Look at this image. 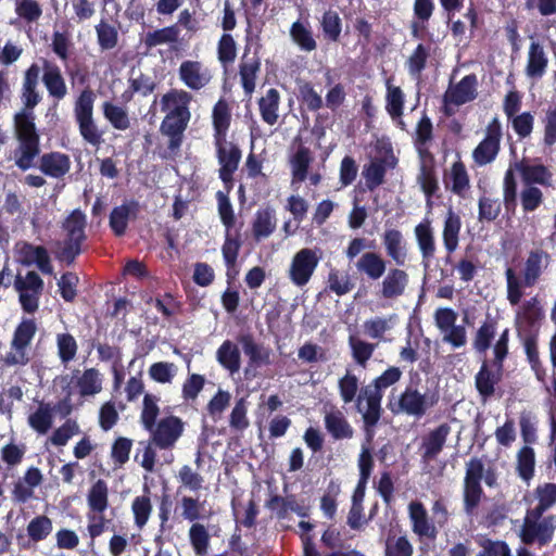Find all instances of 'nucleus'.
<instances>
[{
  "label": "nucleus",
  "mask_w": 556,
  "mask_h": 556,
  "mask_svg": "<svg viewBox=\"0 0 556 556\" xmlns=\"http://www.w3.org/2000/svg\"><path fill=\"white\" fill-rule=\"evenodd\" d=\"M40 67L33 63L23 75L20 98L22 109L14 114V134L18 142L14 151L15 165L27 170L34 166L35 159L40 153V136L35 124L34 109L40 103L41 94L38 90Z\"/></svg>",
  "instance_id": "nucleus-1"
},
{
  "label": "nucleus",
  "mask_w": 556,
  "mask_h": 556,
  "mask_svg": "<svg viewBox=\"0 0 556 556\" xmlns=\"http://www.w3.org/2000/svg\"><path fill=\"white\" fill-rule=\"evenodd\" d=\"M192 94L184 89H170L161 99V110L167 112L160 125V132L168 138L169 154L177 155L191 118L189 104Z\"/></svg>",
  "instance_id": "nucleus-2"
},
{
  "label": "nucleus",
  "mask_w": 556,
  "mask_h": 556,
  "mask_svg": "<svg viewBox=\"0 0 556 556\" xmlns=\"http://www.w3.org/2000/svg\"><path fill=\"white\" fill-rule=\"evenodd\" d=\"M402 371L399 367L391 366L371 383L363 387L356 400V409L363 416L365 429L368 431L377 426L380 420L382 408L381 401L383 390L400 381Z\"/></svg>",
  "instance_id": "nucleus-3"
},
{
  "label": "nucleus",
  "mask_w": 556,
  "mask_h": 556,
  "mask_svg": "<svg viewBox=\"0 0 556 556\" xmlns=\"http://www.w3.org/2000/svg\"><path fill=\"white\" fill-rule=\"evenodd\" d=\"M62 230L65 232L63 241L56 243L55 258L67 266L75 263L83 253V245L87 240V216L80 208L73 210L62 222Z\"/></svg>",
  "instance_id": "nucleus-4"
},
{
  "label": "nucleus",
  "mask_w": 556,
  "mask_h": 556,
  "mask_svg": "<svg viewBox=\"0 0 556 556\" xmlns=\"http://www.w3.org/2000/svg\"><path fill=\"white\" fill-rule=\"evenodd\" d=\"M481 480L489 488L497 486V473L492 467L484 469L481 458L475 456L466 463V471L463 485V503L464 510L468 515H472L484 496Z\"/></svg>",
  "instance_id": "nucleus-5"
},
{
  "label": "nucleus",
  "mask_w": 556,
  "mask_h": 556,
  "mask_svg": "<svg viewBox=\"0 0 556 556\" xmlns=\"http://www.w3.org/2000/svg\"><path fill=\"white\" fill-rule=\"evenodd\" d=\"M96 94L89 87L81 90L74 103V116L83 139L93 147H99L103 141V132L98 128L93 119V103Z\"/></svg>",
  "instance_id": "nucleus-6"
},
{
  "label": "nucleus",
  "mask_w": 556,
  "mask_h": 556,
  "mask_svg": "<svg viewBox=\"0 0 556 556\" xmlns=\"http://www.w3.org/2000/svg\"><path fill=\"white\" fill-rule=\"evenodd\" d=\"M438 395L420 393L413 387H406L405 390L399 396L395 404H390V409L393 414H405L413 416L416 419H420L426 415L429 408L433 407L438 403Z\"/></svg>",
  "instance_id": "nucleus-7"
},
{
  "label": "nucleus",
  "mask_w": 556,
  "mask_h": 556,
  "mask_svg": "<svg viewBox=\"0 0 556 556\" xmlns=\"http://www.w3.org/2000/svg\"><path fill=\"white\" fill-rule=\"evenodd\" d=\"M13 286L18 292V301L23 311L27 314H34L39 307V299L45 286L39 274L34 270L27 271L25 277L17 274Z\"/></svg>",
  "instance_id": "nucleus-8"
},
{
  "label": "nucleus",
  "mask_w": 556,
  "mask_h": 556,
  "mask_svg": "<svg viewBox=\"0 0 556 556\" xmlns=\"http://www.w3.org/2000/svg\"><path fill=\"white\" fill-rule=\"evenodd\" d=\"M502 136V124L494 117L486 125L484 138L472 151L473 162L478 166H485L495 161L501 150Z\"/></svg>",
  "instance_id": "nucleus-9"
},
{
  "label": "nucleus",
  "mask_w": 556,
  "mask_h": 556,
  "mask_svg": "<svg viewBox=\"0 0 556 556\" xmlns=\"http://www.w3.org/2000/svg\"><path fill=\"white\" fill-rule=\"evenodd\" d=\"M185 422L181 418L170 415L161 418L155 426L148 430L151 433V442L160 450L173 448L182 435Z\"/></svg>",
  "instance_id": "nucleus-10"
},
{
  "label": "nucleus",
  "mask_w": 556,
  "mask_h": 556,
  "mask_svg": "<svg viewBox=\"0 0 556 556\" xmlns=\"http://www.w3.org/2000/svg\"><path fill=\"white\" fill-rule=\"evenodd\" d=\"M319 263L316 251L304 248L298 251L290 264L289 278L298 287H304L311 280Z\"/></svg>",
  "instance_id": "nucleus-11"
},
{
  "label": "nucleus",
  "mask_w": 556,
  "mask_h": 556,
  "mask_svg": "<svg viewBox=\"0 0 556 556\" xmlns=\"http://www.w3.org/2000/svg\"><path fill=\"white\" fill-rule=\"evenodd\" d=\"M556 530V515L544 516L540 521L523 520L520 531L522 543L531 545L538 542L540 546L549 544Z\"/></svg>",
  "instance_id": "nucleus-12"
},
{
  "label": "nucleus",
  "mask_w": 556,
  "mask_h": 556,
  "mask_svg": "<svg viewBox=\"0 0 556 556\" xmlns=\"http://www.w3.org/2000/svg\"><path fill=\"white\" fill-rule=\"evenodd\" d=\"M401 266L387 268L378 285L377 295L384 300H396L402 296L409 283V275Z\"/></svg>",
  "instance_id": "nucleus-13"
},
{
  "label": "nucleus",
  "mask_w": 556,
  "mask_h": 556,
  "mask_svg": "<svg viewBox=\"0 0 556 556\" xmlns=\"http://www.w3.org/2000/svg\"><path fill=\"white\" fill-rule=\"evenodd\" d=\"M16 252L22 265L31 266L35 264L42 274H53V266L46 247L21 241L16 243Z\"/></svg>",
  "instance_id": "nucleus-14"
},
{
  "label": "nucleus",
  "mask_w": 556,
  "mask_h": 556,
  "mask_svg": "<svg viewBox=\"0 0 556 556\" xmlns=\"http://www.w3.org/2000/svg\"><path fill=\"white\" fill-rule=\"evenodd\" d=\"M242 244L243 240L240 229H225V239L222 245V255L226 266V276L228 283L235 280L237 275L239 274L237 263Z\"/></svg>",
  "instance_id": "nucleus-15"
},
{
  "label": "nucleus",
  "mask_w": 556,
  "mask_h": 556,
  "mask_svg": "<svg viewBox=\"0 0 556 556\" xmlns=\"http://www.w3.org/2000/svg\"><path fill=\"white\" fill-rule=\"evenodd\" d=\"M140 213V204L136 200L125 201L123 204L115 206L109 218V226L113 235L117 238L125 236L129 220L138 218Z\"/></svg>",
  "instance_id": "nucleus-16"
},
{
  "label": "nucleus",
  "mask_w": 556,
  "mask_h": 556,
  "mask_svg": "<svg viewBox=\"0 0 556 556\" xmlns=\"http://www.w3.org/2000/svg\"><path fill=\"white\" fill-rule=\"evenodd\" d=\"M451 430V426L447 422H443L422 438L420 446L422 460L431 462L437 459L445 446Z\"/></svg>",
  "instance_id": "nucleus-17"
},
{
  "label": "nucleus",
  "mask_w": 556,
  "mask_h": 556,
  "mask_svg": "<svg viewBox=\"0 0 556 556\" xmlns=\"http://www.w3.org/2000/svg\"><path fill=\"white\" fill-rule=\"evenodd\" d=\"M388 261L378 252L367 251L355 262L357 273L368 281H379L386 274Z\"/></svg>",
  "instance_id": "nucleus-18"
},
{
  "label": "nucleus",
  "mask_w": 556,
  "mask_h": 556,
  "mask_svg": "<svg viewBox=\"0 0 556 556\" xmlns=\"http://www.w3.org/2000/svg\"><path fill=\"white\" fill-rule=\"evenodd\" d=\"M179 79L191 90L204 88L212 79L210 71L199 61L186 60L178 68Z\"/></svg>",
  "instance_id": "nucleus-19"
},
{
  "label": "nucleus",
  "mask_w": 556,
  "mask_h": 556,
  "mask_svg": "<svg viewBox=\"0 0 556 556\" xmlns=\"http://www.w3.org/2000/svg\"><path fill=\"white\" fill-rule=\"evenodd\" d=\"M238 341L241 343L243 352L249 358L248 367L244 369L245 377H249L251 368L256 369L271 363L270 349L256 343L251 333L241 334Z\"/></svg>",
  "instance_id": "nucleus-20"
},
{
  "label": "nucleus",
  "mask_w": 556,
  "mask_h": 556,
  "mask_svg": "<svg viewBox=\"0 0 556 556\" xmlns=\"http://www.w3.org/2000/svg\"><path fill=\"white\" fill-rule=\"evenodd\" d=\"M408 516L412 522V530L419 538L435 540L438 530L435 525L430 521L428 511L419 501H413L408 505Z\"/></svg>",
  "instance_id": "nucleus-21"
},
{
  "label": "nucleus",
  "mask_w": 556,
  "mask_h": 556,
  "mask_svg": "<svg viewBox=\"0 0 556 556\" xmlns=\"http://www.w3.org/2000/svg\"><path fill=\"white\" fill-rule=\"evenodd\" d=\"M515 169L520 174L523 186H552L553 173L544 164H530L523 159L515 163Z\"/></svg>",
  "instance_id": "nucleus-22"
},
{
  "label": "nucleus",
  "mask_w": 556,
  "mask_h": 556,
  "mask_svg": "<svg viewBox=\"0 0 556 556\" xmlns=\"http://www.w3.org/2000/svg\"><path fill=\"white\" fill-rule=\"evenodd\" d=\"M387 256L396 266H404L407 261V244L401 230L387 228L381 236Z\"/></svg>",
  "instance_id": "nucleus-23"
},
{
  "label": "nucleus",
  "mask_w": 556,
  "mask_h": 556,
  "mask_svg": "<svg viewBox=\"0 0 556 556\" xmlns=\"http://www.w3.org/2000/svg\"><path fill=\"white\" fill-rule=\"evenodd\" d=\"M416 242L421 254V263L428 267L434 258L437 245L433 228L429 218L422 219L414 229Z\"/></svg>",
  "instance_id": "nucleus-24"
},
{
  "label": "nucleus",
  "mask_w": 556,
  "mask_h": 556,
  "mask_svg": "<svg viewBox=\"0 0 556 556\" xmlns=\"http://www.w3.org/2000/svg\"><path fill=\"white\" fill-rule=\"evenodd\" d=\"M478 79L476 74L464 76L453 88L448 89L444 94V103L454 105H463L473 101L477 98Z\"/></svg>",
  "instance_id": "nucleus-25"
},
{
  "label": "nucleus",
  "mask_w": 556,
  "mask_h": 556,
  "mask_svg": "<svg viewBox=\"0 0 556 556\" xmlns=\"http://www.w3.org/2000/svg\"><path fill=\"white\" fill-rule=\"evenodd\" d=\"M548 56L542 43L531 41L528 49L527 64L525 73L528 78L539 80L547 71Z\"/></svg>",
  "instance_id": "nucleus-26"
},
{
  "label": "nucleus",
  "mask_w": 556,
  "mask_h": 556,
  "mask_svg": "<svg viewBox=\"0 0 556 556\" xmlns=\"http://www.w3.org/2000/svg\"><path fill=\"white\" fill-rule=\"evenodd\" d=\"M214 146L219 164L218 173L237 172L242 157L239 146L227 139L214 140Z\"/></svg>",
  "instance_id": "nucleus-27"
},
{
  "label": "nucleus",
  "mask_w": 556,
  "mask_h": 556,
  "mask_svg": "<svg viewBox=\"0 0 556 556\" xmlns=\"http://www.w3.org/2000/svg\"><path fill=\"white\" fill-rule=\"evenodd\" d=\"M549 254L543 249H535L529 252L522 271L523 285L531 288L539 281L543 269L547 266Z\"/></svg>",
  "instance_id": "nucleus-28"
},
{
  "label": "nucleus",
  "mask_w": 556,
  "mask_h": 556,
  "mask_svg": "<svg viewBox=\"0 0 556 556\" xmlns=\"http://www.w3.org/2000/svg\"><path fill=\"white\" fill-rule=\"evenodd\" d=\"M42 83L49 96L56 102L67 94V86L60 67L49 61H45Z\"/></svg>",
  "instance_id": "nucleus-29"
},
{
  "label": "nucleus",
  "mask_w": 556,
  "mask_h": 556,
  "mask_svg": "<svg viewBox=\"0 0 556 556\" xmlns=\"http://www.w3.org/2000/svg\"><path fill=\"white\" fill-rule=\"evenodd\" d=\"M71 165V159L67 154L52 151L40 156L39 169L43 175L59 179L70 172Z\"/></svg>",
  "instance_id": "nucleus-30"
},
{
  "label": "nucleus",
  "mask_w": 556,
  "mask_h": 556,
  "mask_svg": "<svg viewBox=\"0 0 556 556\" xmlns=\"http://www.w3.org/2000/svg\"><path fill=\"white\" fill-rule=\"evenodd\" d=\"M277 227L275 211L271 207L260 208L256 211L252 220V236L256 242L271 236Z\"/></svg>",
  "instance_id": "nucleus-31"
},
{
  "label": "nucleus",
  "mask_w": 556,
  "mask_h": 556,
  "mask_svg": "<svg viewBox=\"0 0 556 556\" xmlns=\"http://www.w3.org/2000/svg\"><path fill=\"white\" fill-rule=\"evenodd\" d=\"M447 179L448 181L445 180L446 188H448L452 193L465 198L470 189V177L466 165L460 159L452 164Z\"/></svg>",
  "instance_id": "nucleus-32"
},
{
  "label": "nucleus",
  "mask_w": 556,
  "mask_h": 556,
  "mask_svg": "<svg viewBox=\"0 0 556 556\" xmlns=\"http://www.w3.org/2000/svg\"><path fill=\"white\" fill-rule=\"evenodd\" d=\"M261 70V59L256 53L249 56L247 51L242 56V61L239 65V75L241 85L245 96H251L255 89V81L257 73Z\"/></svg>",
  "instance_id": "nucleus-33"
},
{
  "label": "nucleus",
  "mask_w": 556,
  "mask_h": 556,
  "mask_svg": "<svg viewBox=\"0 0 556 556\" xmlns=\"http://www.w3.org/2000/svg\"><path fill=\"white\" fill-rule=\"evenodd\" d=\"M53 530L52 520L46 515H39L34 517L27 525L26 531L28 541L20 542L22 548H30L31 543L36 544L40 541L46 540Z\"/></svg>",
  "instance_id": "nucleus-34"
},
{
  "label": "nucleus",
  "mask_w": 556,
  "mask_h": 556,
  "mask_svg": "<svg viewBox=\"0 0 556 556\" xmlns=\"http://www.w3.org/2000/svg\"><path fill=\"white\" fill-rule=\"evenodd\" d=\"M460 229V216L450 207L444 219L442 231L443 244L448 254L453 253L458 247Z\"/></svg>",
  "instance_id": "nucleus-35"
},
{
  "label": "nucleus",
  "mask_w": 556,
  "mask_h": 556,
  "mask_svg": "<svg viewBox=\"0 0 556 556\" xmlns=\"http://www.w3.org/2000/svg\"><path fill=\"white\" fill-rule=\"evenodd\" d=\"M216 359L218 364L230 375L240 370L241 354L238 345L231 340H225L216 351Z\"/></svg>",
  "instance_id": "nucleus-36"
},
{
  "label": "nucleus",
  "mask_w": 556,
  "mask_h": 556,
  "mask_svg": "<svg viewBox=\"0 0 556 556\" xmlns=\"http://www.w3.org/2000/svg\"><path fill=\"white\" fill-rule=\"evenodd\" d=\"M325 428L334 440L351 439L354 430L343 413L333 410L325 415Z\"/></svg>",
  "instance_id": "nucleus-37"
},
{
  "label": "nucleus",
  "mask_w": 556,
  "mask_h": 556,
  "mask_svg": "<svg viewBox=\"0 0 556 556\" xmlns=\"http://www.w3.org/2000/svg\"><path fill=\"white\" fill-rule=\"evenodd\" d=\"M214 140L227 139V132L231 123V112L226 100L219 99L212 112Z\"/></svg>",
  "instance_id": "nucleus-38"
},
{
  "label": "nucleus",
  "mask_w": 556,
  "mask_h": 556,
  "mask_svg": "<svg viewBox=\"0 0 556 556\" xmlns=\"http://www.w3.org/2000/svg\"><path fill=\"white\" fill-rule=\"evenodd\" d=\"M89 513L103 514L109 507V488L103 479H98L87 494Z\"/></svg>",
  "instance_id": "nucleus-39"
},
{
  "label": "nucleus",
  "mask_w": 556,
  "mask_h": 556,
  "mask_svg": "<svg viewBox=\"0 0 556 556\" xmlns=\"http://www.w3.org/2000/svg\"><path fill=\"white\" fill-rule=\"evenodd\" d=\"M280 104V93L276 88H270L265 96L258 100V110L263 122L273 126L278 121V111Z\"/></svg>",
  "instance_id": "nucleus-40"
},
{
  "label": "nucleus",
  "mask_w": 556,
  "mask_h": 556,
  "mask_svg": "<svg viewBox=\"0 0 556 556\" xmlns=\"http://www.w3.org/2000/svg\"><path fill=\"white\" fill-rule=\"evenodd\" d=\"M180 29L177 24H173L163 28L148 31L142 40L147 51H150L156 46L174 43L179 39Z\"/></svg>",
  "instance_id": "nucleus-41"
},
{
  "label": "nucleus",
  "mask_w": 556,
  "mask_h": 556,
  "mask_svg": "<svg viewBox=\"0 0 556 556\" xmlns=\"http://www.w3.org/2000/svg\"><path fill=\"white\" fill-rule=\"evenodd\" d=\"M312 161L311 150L305 146H300L289 161L292 181L303 182L306 180Z\"/></svg>",
  "instance_id": "nucleus-42"
},
{
  "label": "nucleus",
  "mask_w": 556,
  "mask_h": 556,
  "mask_svg": "<svg viewBox=\"0 0 556 556\" xmlns=\"http://www.w3.org/2000/svg\"><path fill=\"white\" fill-rule=\"evenodd\" d=\"M417 181L426 197V204L429 210L432 208V198L439 190V182L435 176L433 164L421 163Z\"/></svg>",
  "instance_id": "nucleus-43"
},
{
  "label": "nucleus",
  "mask_w": 556,
  "mask_h": 556,
  "mask_svg": "<svg viewBox=\"0 0 556 556\" xmlns=\"http://www.w3.org/2000/svg\"><path fill=\"white\" fill-rule=\"evenodd\" d=\"M53 413L54 408L50 403L41 402L27 418L29 427L38 434H46L52 427Z\"/></svg>",
  "instance_id": "nucleus-44"
},
{
  "label": "nucleus",
  "mask_w": 556,
  "mask_h": 556,
  "mask_svg": "<svg viewBox=\"0 0 556 556\" xmlns=\"http://www.w3.org/2000/svg\"><path fill=\"white\" fill-rule=\"evenodd\" d=\"M500 374L495 375L489 368L486 362H483L479 371L475 376V386L479 395L485 401L495 392V386L500 381Z\"/></svg>",
  "instance_id": "nucleus-45"
},
{
  "label": "nucleus",
  "mask_w": 556,
  "mask_h": 556,
  "mask_svg": "<svg viewBox=\"0 0 556 556\" xmlns=\"http://www.w3.org/2000/svg\"><path fill=\"white\" fill-rule=\"evenodd\" d=\"M431 47L424 43H418L413 50L412 54L405 62L408 74L414 78H420L422 72L427 67L428 59L430 58Z\"/></svg>",
  "instance_id": "nucleus-46"
},
{
  "label": "nucleus",
  "mask_w": 556,
  "mask_h": 556,
  "mask_svg": "<svg viewBox=\"0 0 556 556\" xmlns=\"http://www.w3.org/2000/svg\"><path fill=\"white\" fill-rule=\"evenodd\" d=\"M496 320L491 318L490 316L482 323V325L476 331L472 346L479 353H485L491 344L496 333Z\"/></svg>",
  "instance_id": "nucleus-47"
},
{
  "label": "nucleus",
  "mask_w": 556,
  "mask_h": 556,
  "mask_svg": "<svg viewBox=\"0 0 556 556\" xmlns=\"http://www.w3.org/2000/svg\"><path fill=\"white\" fill-rule=\"evenodd\" d=\"M37 331L35 319H23L15 328L11 341L12 350H26Z\"/></svg>",
  "instance_id": "nucleus-48"
},
{
  "label": "nucleus",
  "mask_w": 556,
  "mask_h": 556,
  "mask_svg": "<svg viewBox=\"0 0 556 556\" xmlns=\"http://www.w3.org/2000/svg\"><path fill=\"white\" fill-rule=\"evenodd\" d=\"M298 99L309 112H317L324 106L321 96L315 90L313 84L307 80L298 81Z\"/></svg>",
  "instance_id": "nucleus-49"
},
{
  "label": "nucleus",
  "mask_w": 556,
  "mask_h": 556,
  "mask_svg": "<svg viewBox=\"0 0 556 556\" xmlns=\"http://www.w3.org/2000/svg\"><path fill=\"white\" fill-rule=\"evenodd\" d=\"M189 542L198 556H205L210 547L211 535L204 525L194 522L189 528Z\"/></svg>",
  "instance_id": "nucleus-50"
},
{
  "label": "nucleus",
  "mask_w": 556,
  "mask_h": 556,
  "mask_svg": "<svg viewBox=\"0 0 556 556\" xmlns=\"http://www.w3.org/2000/svg\"><path fill=\"white\" fill-rule=\"evenodd\" d=\"M102 111L105 119L114 129L126 130L130 127V118L125 108L106 101L102 104Z\"/></svg>",
  "instance_id": "nucleus-51"
},
{
  "label": "nucleus",
  "mask_w": 556,
  "mask_h": 556,
  "mask_svg": "<svg viewBox=\"0 0 556 556\" xmlns=\"http://www.w3.org/2000/svg\"><path fill=\"white\" fill-rule=\"evenodd\" d=\"M386 102V110L393 121L402 117L405 96L400 87L391 85L390 81L387 83Z\"/></svg>",
  "instance_id": "nucleus-52"
},
{
  "label": "nucleus",
  "mask_w": 556,
  "mask_h": 556,
  "mask_svg": "<svg viewBox=\"0 0 556 556\" xmlns=\"http://www.w3.org/2000/svg\"><path fill=\"white\" fill-rule=\"evenodd\" d=\"M386 173L387 168L384 159L371 161L368 165H366L363 169V175L367 189L374 191L376 188L382 185L384 182Z\"/></svg>",
  "instance_id": "nucleus-53"
},
{
  "label": "nucleus",
  "mask_w": 556,
  "mask_h": 556,
  "mask_svg": "<svg viewBox=\"0 0 556 556\" xmlns=\"http://www.w3.org/2000/svg\"><path fill=\"white\" fill-rule=\"evenodd\" d=\"M97 41L102 51L114 49L118 43V30L109 22L101 20L94 27Z\"/></svg>",
  "instance_id": "nucleus-54"
},
{
  "label": "nucleus",
  "mask_w": 556,
  "mask_h": 556,
  "mask_svg": "<svg viewBox=\"0 0 556 556\" xmlns=\"http://www.w3.org/2000/svg\"><path fill=\"white\" fill-rule=\"evenodd\" d=\"M290 36L293 42L303 51L311 52L317 48L312 30L300 21L291 25Z\"/></svg>",
  "instance_id": "nucleus-55"
},
{
  "label": "nucleus",
  "mask_w": 556,
  "mask_h": 556,
  "mask_svg": "<svg viewBox=\"0 0 556 556\" xmlns=\"http://www.w3.org/2000/svg\"><path fill=\"white\" fill-rule=\"evenodd\" d=\"M77 388L81 396H89L99 393L102 390L99 370L96 368H87L77 379Z\"/></svg>",
  "instance_id": "nucleus-56"
},
{
  "label": "nucleus",
  "mask_w": 556,
  "mask_h": 556,
  "mask_svg": "<svg viewBox=\"0 0 556 556\" xmlns=\"http://www.w3.org/2000/svg\"><path fill=\"white\" fill-rule=\"evenodd\" d=\"M320 26L325 39L332 42L339 41L342 30V21L337 11L331 9L325 11L320 20Z\"/></svg>",
  "instance_id": "nucleus-57"
},
{
  "label": "nucleus",
  "mask_w": 556,
  "mask_h": 556,
  "mask_svg": "<svg viewBox=\"0 0 556 556\" xmlns=\"http://www.w3.org/2000/svg\"><path fill=\"white\" fill-rule=\"evenodd\" d=\"M503 205L506 213L514 215L517 208V181L511 168L505 172L503 180Z\"/></svg>",
  "instance_id": "nucleus-58"
},
{
  "label": "nucleus",
  "mask_w": 556,
  "mask_h": 556,
  "mask_svg": "<svg viewBox=\"0 0 556 556\" xmlns=\"http://www.w3.org/2000/svg\"><path fill=\"white\" fill-rule=\"evenodd\" d=\"M502 203L497 198L481 195L478 200V219L481 223H492L498 218Z\"/></svg>",
  "instance_id": "nucleus-59"
},
{
  "label": "nucleus",
  "mask_w": 556,
  "mask_h": 556,
  "mask_svg": "<svg viewBox=\"0 0 556 556\" xmlns=\"http://www.w3.org/2000/svg\"><path fill=\"white\" fill-rule=\"evenodd\" d=\"M152 503L149 495L136 496L131 503V511L134 515V523L138 529H142L152 513Z\"/></svg>",
  "instance_id": "nucleus-60"
},
{
  "label": "nucleus",
  "mask_w": 556,
  "mask_h": 556,
  "mask_svg": "<svg viewBox=\"0 0 556 556\" xmlns=\"http://www.w3.org/2000/svg\"><path fill=\"white\" fill-rule=\"evenodd\" d=\"M338 389L344 404L356 403L361 390L358 379L354 374L346 371V374L339 379Z\"/></svg>",
  "instance_id": "nucleus-61"
},
{
  "label": "nucleus",
  "mask_w": 556,
  "mask_h": 556,
  "mask_svg": "<svg viewBox=\"0 0 556 556\" xmlns=\"http://www.w3.org/2000/svg\"><path fill=\"white\" fill-rule=\"evenodd\" d=\"M534 451L532 447L526 445L521 447L517 455V471L518 476L525 480L529 481L534 476Z\"/></svg>",
  "instance_id": "nucleus-62"
},
{
  "label": "nucleus",
  "mask_w": 556,
  "mask_h": 556,
  "mask_svg": "<svg viewBox=\"0 0 556 556\" xmlns=\"http://www.w3.org/2000/svg\"><path fill=\"white\" fill-rule=\"evenodd\" d=\"M397 316L391 314L389 317H375L364 323L365 333L372 339H382L383 334L389 331L396 321Z\"/></svg>",
  "instance_id": "nucleus-63"
},
{
  "label": "nucleus",
  "mask_w": 556,
  "mask_h": 556,
  "mask_svg": "<svg viewBox=\"0 0 556 556\" xmlns=\"http://www.w3.org/2000/svg\"><path fill=\"white\" fill-rule=\"evenodd\" d=\"M413 554L414 547L406 535L387 539L384 556H413Z\"/></svg>",
  "instance_id": "nucleus-64"
}]
</instances>
